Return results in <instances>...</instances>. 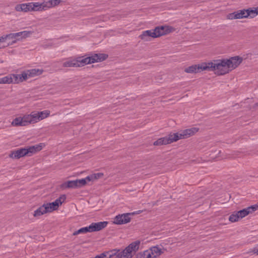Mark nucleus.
I'll return each mask as SVG.
<instances>
[{"label":"nucleus","mask_w":258,"mask_h":258,"mask_svg":"<svg viewBox=\"0 0 258 258\" xmlns=\"http://www.w3.org/2000/svg\"><path fill=\"white\" fill-rule=\"evenodd\" d=\"M242 60V58L239 56L231 57L229 58L214 59L207 62V71H217L218 76H223L238 67Z\"/></svg>","instance_id":"nucleus-1"},{"label":"nucleus","mask_w":258,"mask_h":258,"mask_svg":"<svg viewBox=\"0 0 258 258\" xmlns=\"http://www.w3.org/2000/svg\"><path fill=\"white\" fill-rule=\"evenodd\" d=\"M46 7L45 2L42 3L31 2L17 5L15 7V10L18 12H24L42 11L47 10Z\"/></svg>","instance_id":"nucleus-2"},{"label":"nucleus","mask_w":258,"mask_h":258,"mask_svg":"<svg viewBox=\"0 0 258 258\" xmlns=\"http://www.w3.org/2000/svg\"><path fill=\"white\" fill-rule=\"evenodd\" d=\"M141 244L140 240H136L130 243L123 250L119 249V253L117 255V258H132L133 252H137Z\"/></svg>","instance_id":"nucleus-3"},{"label":"nucleus","mask_w":258,"mask_h":258,"mask_svg":"<svg viewBox=\"0 0 258 258\" xmlns=\"http://www.w3.org/2000/svg\"><path fill=\"white\" fill-rule=\"evenodd\" d=\"M31 33H32L31 31H23L17 33H10L9 34H7L6 37L8 38L7 39H14L12 41L11 43H9L8 45H12L15 43L17 41H19L22 38H25L29 37Z\"/></svg>","instance_id":"nucleus-4"},{"label":"nucleus","mask_w":258,"mask_h":258,"mask_svg":"<svg viewBox=\"0 0 258 258\" xmlns=\"http://www.w3.org/2000/svg\"><path fill=\"white\" fill-rule=\"evenodd\" d=\"M207 62H202L200 64H193L184 69V72L188 74H197L203 71H207Z\"/></svg>","instance_id":"nucleus-5"},{"label":"nucleus","mask_w":258,"mask_h":258,"mask_svg":"<svg viewBox=\"0 0 258 258\" xmlns=\"http://www.w3.org/2000/svg\"><path fill=\"white\" fill-rule=\"evenodd\" d=\"M135 213H127L116 215L113 220V223L116 225H122L129 223L131 218L130 215H133Z\"/></svg>","instance_id":"nucleus-6"},{"label":"nucleus","mask_w":258,"mask_h":258,"mask_svg":"<svg viewBox=\"0 0 258 258\" xmlns=\"http://www.w3.org/2000/svg\"><path fill=\"white\" fill-rule=\"evenodd\" d=\"M25 156H30L28 147L21 148L11 151L9 156L13 159H18Z\"/></svg>","instance_id":"nucleus-7"},{"label":"nucleus","mask_w":258,"mask_h":258,"mask_svg":"<svg viewBox=\"0 0 258 258\" xmlns=\"http://www.w3.org/2000/svg\"><path fill=\"white\" fill-rule=\"evenodd\" d=\"M30 114L25 115L23 117L15 118L12 121V125L15 126H26L31 123Z\"/></svg>","instance_id":"nucleus-8"},{"label":"nucleus","mask_w":258,"mask_h":258,"mask_svg":"<svg viewBox=\"0 0 258 258\" xmlns=\"http://www.w3.org/2000/svg\"><path fill=\"white\" fill-rule=\"evenodd\" d=\"M174 30V28L173 27L169 26H160L156 27L155 28V31L156 32L157 37L166 35L173 32Z\"/></svg>","instance_id":"nucleus-9"},{"label":"nucleus","mask_w":258,"mask_h":258,"mask_svg":"<svg viewBox=\"0 0 258 258\" xmlns=\"http://www.w3.org/2000/svg\"><path fill=\"white\" fill-rule=\"evenodd\" d=\"M89 64L101 62L107 59L108 55L104 53H94L91 56H87Z\"/></svg>","instance_id":"nucleus-10"},{"label":"nucleus","mask_w":258,"mask_h":258,"mask_svg":"<svg viewBox=\"0 0 258 258\" xmlns=\"http://www.w3.org/2000/svg\"><path fill=\"white\" fill-rule=\"evenodd\" d=\"M108 222L107 221H101L92 223L89 226L90 232L99 231L105 228Z\"/></svg>","instance_id":"nucleus-11"},{"label":"nucleus","mask_w":258,"mask_h":258,"mask_svg":"<svg viewBox=\"0 0 258 258\" xmlns=\"http://www.w3.org/2000/svg\"><path fill=\"white\" fill-rule=\"evenodd\" d=\"M139 37L142 40L145 41H151V38H157L156 32L155 31V29L143 31Z\"/></svg>","instance_id":"nucleus-12"},{"label":"nucleus","mask_w":258,"mask_h":258,"mask_svg":"<svg viewBox=\"0 0 258 258\" xmlns=\"http://www.w3.org/2000/svg\"><path fill=\"white\" fill-rule=\"evenodd\" d=\"M245 11V9H242L230 13L227 15V19L233 20L246 18Z\"/></svg>","instance_id":"nucleus-13"},{"label":"nucleus","mask_w":258,"mask_h":258,"mask_svg":"<svg viewBox=\"0 0 258 258\" xmlns=\"http://www.w3.org/2000/svg\"><path fill=\"white\" fill-rule=\"evenodd\" d=\"M119 253V249H112L109 251H104L101 254L96 255L94 258H111L115 256L114 258H117V255Z\"/></svg>","instance_id":"nucleus-14"},{"label":"nucleus","mask_w":258,"mask_h":258,"mask_svg":"<svg viewBox=\"0 0 258 258\" xmlns=\"http://www.w3.org/2000/svg\"><path fill=\"white\" fill-rule=\"evenodd\" d=\"M257 207H258L257 206L251 205L246 208L237 211L240 219L243 218L248 215L252 214L253 212L256 211Z\"/></svg>","instance_id":"nucleus-15"},{"label":"nucleus","mask_w":258,"mask_h":258,"mask_svg":"<svg viewBox=\"0 0 258 258\" xmlns=\"http://www.w3.org/2000/svg\"><path fill=\"white\" fill-rule=\"evenodd\" d=\"M199 131L198 127H193L180 131L183 139H187Z\"/></svg>","instance_id":"nucleus-16"},{"label":"nucleus","mask_w":258,"mask_h":258,"mask_svg":"<svg viewBox=\"0 0 258 258\" xmlns=\"http://www.w3.org/2000/svg\"><path fill=\"white\" fill-rule=\"evenodd\" d=\"M170 144L177 142V141L183 139L181 132L172 133H170L167 136Z\"/></svg>","instance_id":"nucleus-17"},{"label":"nucleus","mask_w":258,"mask_h":258,"mask_svg":"<svg viewBox=\"0 0 258 258\" xmlns=\"http://www.w3.org/2000/svg\"><path fill=\"white\" fill-rule=\"evenodd\" d=\"M151 258H156L163 253V251L158 245L152 246L149 248Z\"/></svg>","instance_id":"nucleus-18"},{"label":"nucleus","mask_w":258,"mask_h":258,"mask_svg":"<svg viewBox=\"0 0 258 258\" xmlns=\"http://www.w3.org/2000/svg\"><path fill=\"white\" fill-rule=\"evenodd\" d=\"M246 18H253L258 15V7L256 8H249L245 9Z\"/></svg>","instance_id":"nucleus-19"},{"label":"nucleus","mask_w":258,"mask_h":258,"mask_svg":"<svg viewBox=\"0 0 258 258\" xmlns=\"http://www.w3.org/2000/svg\"><path fill=\"white\" fill-rule=\"evenodd\" d=\"M60 187L62 188H78L76 180H68L62 183Z\"/></svg>","instance_id":"nucleus-20"},{"label":"nucleus","mask_w":258,"mask_h":258,"mask_svg":"<svg viewBox=\"0 0 258 258\" xmlns=\"http://www.w3.org/2000/svg\"><path fill=\"white\" fill-rule=\"evenodd\" d=\"M45 205L47 210L48 211V213H50L53 211L56 210L60 206L56 200L51 203H47L45 204Z\"/></svg>","instance_id":"nucleus-21"},{"label":"nucleus","mask_w":258,"mask_h":258,"mask_svg":"<svg viewBox=\"0 0 258 258\" xmlns=\"http://www.w3.org/2000/svg\"><path fill=\"white\" fill-rule=\"evenodd\" d=\"M168 137L160 138L153 142V145L155 146H160L162 145H166L169 144Z\"/></svg>","instance_id":"nucleus-22"},{"label":"nucleus","mask_w":258,"mask_h":258,"mask_svg":"<svg viewBox=\"0 0 258 258\" xmlns=\"http://www.w3.org/2000/svg\"><path fill=\"white\" fill-rule=\"evenodd\" d=\"M43 146H44V145L42 143L34 146H28L31 156L41 150Z\"/></svg>","instance_id":"nucleus-23"},{"label":"nucleus","mask_w":258,"mask_h":258,"mask_svg":"<svg viewBox=\"0 0 258 258\" xmlns=\"http://www.w3.org/2000/svg\"><path fill=\"white\" fill-rule=\"evenodd\" d=\"M76 58H69L62 63V66L65 68L67 67H78Z\"/></svg>","instance_id":"nucleus-24"},{"label":"nucleus","mask_w":258,"mask_h":258,"mask_svg":"<svg viewBox=\"0 0 258 258\" xmlns=\"http://www.w3.org/2000/svg\"><path fill=\"white\" fill-rule=\"evenodd\" d=\"M47 213L48 211L47 210L45 204H44L34 211L33 216L34 217H38Z\"/></svg>","instance_id":"nucleus-25"},{"label":"nucleus","mask_w":258,"mask_h":258,"mask_svg":"<svg viewBox=\"0 0 258 258\" xmlns=\"http://www.w3.org/2000/svg\"><path fill=\"white\" fill-rule=\"evenodd\" d=\"M28 72L29 77H34L35 76H39L42 74L43 70L39 69H32L30 70H27Z\"/></svg>","instance_id":"nucleus-26"},{"label":"nucleus","mask_w":258,"mask_h":258,"mask_svg":"<svg viewBox=\"0 0 258 258\" xmlns=\"http://www.w3.org/2000/svg\"><path fill=\"white\" fill-rule=\"evenodd\" d=\"M84 56H79L76 57L77 62L78 65V67L84 66L86 64H89L88 61V57L83 58Z\"/></svg>","instance_id":"nucleus-27"},{"label":"nucleus","mask_w":258,"mask_h":258,"mask_svg":"<svg viewBox=\"0 0 258 258\" xmlns=\"http://www.w3.org/2000/svg\"><path fill=\"white\" fill-rule=\"evenodd\" d=\"M135 258H151V255L149 249L140 252L136 255Z\"/></svg>","instance_id":"nucleus-28"},{"label":"nucleus","mask_w":258,"mask_h":258,"mask_svg":"<svg viewBox=\"0 0 258 258\" xmlns=\"http://www.w3.org/2000/svg\"><path fill=\"white\" fill-rule=\"evenodd\" d=\"M61 0H50L47 2H45L46 3V7L47 10L51 8L52 7H55L56 6L58 5L60 2Z\"/></svg>","instance_id":"nucleus-29"},{"label":"nucleus","mask_w":258,"mask_h":258,"mask_svg":"<svg viewBox=\"0 0 258 258\" xmlns=\"http://www.w3.org/2000/svg\"><path fill=\"white\" fill-rule=\"evenodd\" d=\"M88 232H90L89 226L84 227H82V228H80L78 230L75 231L73 233V235H77L79 234H84V233H87Z\"/></svg>","instance_id":"nucleus-30"},{"label":"nucleus","mask_w":258,"mask_h":258,"mask_svg":"<svg viewBox=\"0 0 258 258\" xmlns=\"http://www.w3.org/2000/svg\"><path fill=\"white\" fill-rule=\"evenodd\" d=\"M12 79L11 77H10V75H8L0 78V84H12Z\"/></svg>","instance_id":"nucleus-31"},{"label":"nucleus","mask_w":258,"mask_h":258,"mask_svg":"<svg viewBox=\"0 0 258 258\" xmlns=\"http://www.w3.org/2000/svg\"><path fill=\"white\" fill-rule=\"evenodd\" d=\"M240 219L237 211H235L229 217V220L231 222H235Z\"/></svg>","instance_id":"nucleus-32"},{"label":"nucleus","mask_w":258,"mask_h":258,"mask_svg":"<svg viewBox=\"0 0 258 258\" xmlns=\"http://www.w3.org/2000/svg\"><path fill=\"white\" fill-rule=\"evenodd\" d=\"M37 112L38 113V116L39 117L40 120L46 118L50 114V111L47 110L42 111H38Z\"/></svg>","instance_id":"nucleus-33"},{"label":"nucleus","mask_w":258,"mask_h":258,"mask_svg":"<svg viewBox=\"0 0 258 258\" xmlns=\"http://www.w3.org/2000/svg\"><path fill=\"white\" fill-rule=\"evenodd\" d=\"M38 115L37 112H32L30 114L31 123H34L37 122L38 121H40L39 117Z\"/></svg>","instance_id":"nucleus-34"},{"label":"nucleus","mask_w":258,"mask_h":258,"mask_svg":"<svg viewBox=\"0 0 258 258\" xmlns=\"http://www.w3.org/2000/svg\"><path fill=\"white\" fill-rule=\"evenodd\" d=\"M10 77H11L12 79V84H19L20 83V79H19L20 74H10Z\"/></svg>","instance_id":"nucleus-35"},{"label":"nucleus","mask_w":258,"mask_h":258,"mask_svg":"<svg viewBox=\"0 0 258 258\" xmlns=\"http://www.w3.org/2000/svg\"><path fill=\"white\" fill-rule=\"evenodd\" d=\"M28 77V70H27L26 71H23L22 73L20 74L19 79H20V82H22L27 80Z\"/></svg>","instance_id":"nucleus-36"},{"label":"nucleus","mask_w":258,"mask_h":258,"mask_svg":"<svg viewBox=\"0 0 258 258\" xmlns=\"http://www.w3.org/2000/svg\"><path fill=\"white\" fill-rule=\"evenodd\" d=\"M67 199V196L66 195H61L59 197L56 199L55 200L57 202L58 204L61 206L62 203H63Z\"/></svg>","instance_id":"nucleus-37"},{"label":"nucleus","mask_w":258,"mask_h":258,"mask_svg":"<svg viewBox=\"0 0 258 258\" xmlns=\"http://www.w3.org/2000/svg\"><path fill=\"white\" fill-rule=\"evenodd\" d=\"M78 188H80L86 185V182L83 178L76 179Z\"/></svg>","instance_id":"nucleus-38"},{"label":"nucleus","mask_w":258,"mask_h":258,"mask_svg":"<svg viewBox=\"0 0 258 258\" xmlns=\"http://www.w3.org/2000/svg\"><path fill=\"white\" fill-rule=\"evenodd\" d=\"M93 180L94 181L96 179H98L103 176V173L101 172L96 173L92 174Z\"/></svg>","instance_id":"nucleus-39"},{"label":"nucleus","mask_w":258,"mask_h":258,"mask_svg":"<svg viewBox=\"0 0 258 258\" xmlns=\"http://www.w3.org/2000/svg\"><path fill=\"white\" fill-rule=\"evenodd\" d=\"M85 180L86 184L90 181H93V179L92 174L87 176L86 177L83 178Z\"/></svg>","instance_id":"nucleus-40"},{"label":"nucleus","mask_w":258,"mask_h":258,"mask_svg":"<svg viewBox=\"0 0 258 258\" xmlns=\"http://www.w3.org/2000/svg\"><path fill=\"white\" fill-rule=\"evenodd\" d=\"M7 39L6 35L0 36V42H4Z\"/></svg>","instance_id":"nucleus-41"},{"label":"nucleus","mask_w":258,"mask_h":258,"mask_svg":"<svg viewBox=\"0 0 258 258\" xmlns=\"http://www.w3.org/2000/svg\"><path fill=\"white\" fill-rule=\"evenodd\" d=\"M252 252H253L254 253H256V254L258 255V249H256V248H254L253 249Z\"/></svg>","instance_id":"nucleus-42"},{"label":"nucleus","mask_w":258,"mask_h":258,"mask_svg":"<svg viewBox=\"0 0 258 258\" xmlns=\"http://www.w3.org/2000/svg\"><path fill=\"white\" fill-rule=\"evenodd\" d=\"M252 206H257V207L256 208V210H258V203L256 204H255V205H253Z\"/></svg>","instance_id":"nucleus-43"},{"label":"nucleus","mask_w":258,"mask_h":258,"mask_svg":"<svg viewBox=\"0 0 258 258\" xmlns=\"http://www.w3.org/2000/svg\"><path fill=\"white\" fill-rule=\"evenodd\" d=\"M254 106H255V107H258V102H257V103H256L254 104Z\"/></svg>","instance_id":"nucleus-44"},{"label":"nucleus","mask_w":258,"mask_h":258,"mask_svg":"<svg viewBox=\"0 0 258 258\" xmlns=\"http://www.w3.org/2000/svg\"><path fill=\"white\" fill-rule=\"evenodd\" d=\"M1 48V47H0V48Z\"/></svg>","instance_id":"nucleus-45"}]
</instances>
